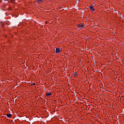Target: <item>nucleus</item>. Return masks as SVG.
<instances>
[{"instance_id":"obj_1","label":"nucleus","mask_w":124,"mask_h":124,"mask_svg":"<svg viewBox=\"0 0 124 124\" xmlns=\"http://www.w3.org/2000/svg\"><path fill=\"white\" fill-rule=\"evenodd\" d=\"M55 53L56 54H60V53H61V49H60L59 48L57 47L55 49Z\"/></svg>"},{"instance_id":"obj_2","label":"nucleus","mask_w":124,"mask_h":124,"mask_svg":"<svg viewBox=\"0 0 124 124\" xmlns=\"http://www.w3.org/2000/svg\"><path fill=\"white\" fill-rule=\"evenodd\" d=\"M89 8L90 10L93 12V11H94L95 10L94 8H93V5H91L90 6H89Z\"/></svg>"},{"instance_id":"obj_3","label":"nucleus","mask_w":124,"mask_h":124,"mask_svg":"<svg viewBox=\"0 0 124 124\" xmlns=\"http://www.w3.org/2000/svg\"><path fill=\"white\" fill-rule=\"evenodd\" d=\"M52 94V93H51L50 92L49 93H46V96H47V97H49L50 95H51Z\"/></svg>"},{"instance_id":"obj_4","label":"nucleus","mask_w":124,"mask_h":124,"mask_svg":"<svg viewBox=\"0 0 124 124\" xmlns=\"http://www.w3.org/2000/svg\"><path fill=\"white\" fill-rule=\"evenodd\" d=\"M7 118H11L12 117V116L11 115V114H7L6 115Z\"/></svg>"},{"instance_id":"obj_5","label":"nucleus","mask_w":124,"mask_h":124,"mask_svg":"<svg viewBox=\"0 0 124 124\" xmlns=\"http://www.w3.org/2000/svg\"><path fill=\"white\" fill-rule=\"evenodd\" d=\"M41 2H42V0H37V3H38V4H39V3H41Z\"/></svg>"},{"instance_id":"obj_6","label":"nucleus","mask_w":124,"mask_h":124,"mask_svg":"<svg viewBox=\"0 0 124 124\" xmlns=\"http://www.w3.org/2000/svg\"><path fill=\"white\" fill-rule=\"evenodd\" d=\"M84 28H85V25H84V24H81L80 29H83Z\"/></svg>"},{"instance_id":"obj_7","label":"nucleus","mask_w":124,"mask_h":124,"mask_svg":"<svg viewBox=\"0 0 124 124\" xmlns=\"http://www.w3.org/2000/svg\"><path fill=\"white\" fill-rule=\"evenodd\" d=\"M73 76H74V77L77 76V72H74Z\"/></svg>"},{"instance_id":"obj_8","label":"nucleus","mask_w":124,"mask_h":124,"mask_svg":"<svg viewBox=\"0 0 124 124\" xmlns=\"http://www.w3.org/2000/svg\"><path fill=\"white\" fill-rule=\"evenodd\" d=\"M77 27H78V28H81V24H78V25H77Z\"/></svg>"},{"instance_id":"obj_9","label":"nucleus","mask_w":124,"mask_h":124,"mask_svg":"<svg viewBox=\"0 0 124 124\" xmlns=\"http://www.w3.org/2000/svg\"><path fill=\"white\" fill-rule=\"evenodd\" d=\"M35 85V83H33L31 84V86H34Z\"/></svg>"},{"instance_id":"obj_10","label":"nucleus","mask_w":124,"mask_h":124,"mask_svg":"<svg viewBox=\"0 0 124 124\" xmlns=\"http://www.w3.org/2000/svg\"><path fill=\"white\" fill-rule=\"evenodd\" d=\"M77 2H80V0H77Z\"/></svg>"},{"instance_id":"obj_11","label":"nucleus","mask_w":124,"mask_h":124,"mask_svg":"<svg viewBox=\"0 0 124 124\" xmlns=\"http://www.w3.org/2000/svg\"><path fill=\"white\" fill-rule=\"evenodd\" d=\"M5 1H7V0H4Z\"/></svg>"}]
</instances>
